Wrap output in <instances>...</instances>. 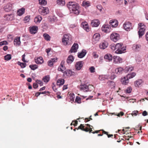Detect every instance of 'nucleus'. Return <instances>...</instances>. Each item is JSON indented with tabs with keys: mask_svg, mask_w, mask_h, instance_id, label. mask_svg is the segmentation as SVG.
I'll return each mask as SVG.
<instances>
[{
	"mask_svg": "<svg viewBox=\"0 0 148 148\" xmlns=\"http://www.w3.org/2000/svg\"><path fill=\"white\" fill-rule=\"evenodd\" d=\"M67 6L71 12L77 15L79 14V5L75 2L69 1L67 4Z\"/></svg>",
	"mask_w": 148,
	"mask_h": 148,
	"instance_id": "f257e3e1",
	"label": "nucleus"
},
{
	"mask_svg": "<svg viewBox=\"0 0 148 148\" xmlns=\"http://www.w3.org/2000/svg\"><path fill=\"white\" fill-rule=\"evenodd\" d=\"M72 37L70 34L64 35L62 42L64 45L70 44L71 42Z\"/></svg>",
	"mask_w": 148,
	"mask_h": 148,
	"instance_id": "f03ea898",
	"label": "nucleus"
},
{
	"mask_svg": "<svg viewBox=\"0 0 148 148\" xmlns=\"http://www.w3.org/2000/svg\"><path fill=\"white\" fill-rule=\"evenodd\" d=\"M138 28H140L138 32L139 37H141L145 33L146 29V26L143 24L140 23L138 24Z\"/></svg>",
	"mask_w": 148,
	"mask_h": 148,
	"instance_id": "7ed1b4c3",
	"label": "nucleus"
},
{
	"mask_svg": "<svg viewBox=\"0 0 148 148\" xmlns=\"http://www.w3.org/2000/svg\"><path fill=\"white\" fill-rule=\"evenodd\" d=\"M117 44L119 45V47L116 48V50L115 51V53L117 54H121L124 52L125 50V47L123 46V44L122 43H118Z\"/></svg>",
	"mask_w": 148,
	"mask_h": 148,
	"instance_id": "20e7f679",
	"label": "nucleus"
},
{
	"mask_svg": "<svg viewBox=\"0 0 148 148\" xmlns=\"http://www.w3.org/2000/svg\"><path fill=\"white\" fill-rule=\"evenodd\" d=\"M39 13L43 15H45L49 13V10L47 8L40 7L38 10Z\"/></svg>",
	"mask_w": 148,
	"mask_h": 148,
	"instance_id": "39448f33",
	"label": "nucleus"
},
{
	"mask_svg": "<svg viewBox=\"0 0 148 148\" xmlns=\"http://www.w3.org/2000/svg\"><path fill=\"white\" fill-rule=\"evenodd\" d=\"M110 38L111 40L115 42L120 39V35L117 33L113 32L111 34Z\"/></svg>",
	"mask_w": 148,
	"mask_h": 148,
	"instance_id": "423d86ee",
	"label": "nucleus"
},
{
	"mask_svg": "<svg viewBox=\"0 0 148 148\" xmlns=\"http://www.w3.org/2000/svg\"><path fill=\"white\" fill-rule=\"evenodd\" d=\"M77 129H80L81 130L86 132H89V133H91L92 131V128L87 127H85L83 124H81L78 127Z\"/></svg>",
	"mask_w": 148,
	"mask_h": 148,
	"instance_id": "0eeeda50",
	"label": "nucleus"
},
{
	"mask_svg": "<svg viewBox=\"0 0 148 148\" xmlns=\"http://www.w3.org/2000/svg\"><path fill=\"white\" fill-rule=\"evenodd\" d=\"M132 23L130 22L127 21L125 22L123 25L124 29L127 31H130L133 29Z\"/></svg>",
	"mask_w": 148,
	"mask_h": 148,
	"instance_id": "6e6552de",
	"label": "nucleus"
},
{
	"mask_svg": "<svg viewBox=\"0 0 148 148\" xmlns=\"http://www.w3.org/2000/svg\"><path fill=\"white\" fill-rule=\"evenodd\" d=\"M84 62L83 61H79L76 62L75 64V68L76 70H80L83 66Z\"/></svg>",
	"mask_w": 148,
	"mask_h": 148,
	"instance_id": "1a4fd4ad",
	"label": "nucleus"
},
{
	"mask_svg": "<svg viewBox=\"0 0 148 148\" xmlns=\"http://www.w3.org/2000/svg\"><path fill=\"white\" fill-rule=\"evenodd\" d=\"M108 44L107 42L103 41L100 43L99 47L101 49H104L108 47Z\"/></svg>",
	"mask_w": 148,
	"mask_h": 148,
	"instance_id": "9d476101",
	"label": "nucleus"
},
{
	"mask_svg": "<svg viewBox=\"0 0 148 148\" xmlns=\"http://www.w3.org/2000/svg\"><path fill=\"white\" fill-rule=\"evenodd\" d=\"M78 48V44L77 43H74L71 47L69 52L71 53L76 52L77 51Z\"/></svg>",
	"mask_w": 148,
	"mask_h": 148,
	"instance_id": "9b49d317",
	"label": "nucleus"
},
{
	"mask_svg": "<svg viewBox=\"0 0 148 148\" xmlns=\"http://www.w3.org/2000/svg\"><path fill=\"white\" fill-rule=\"evenodd\" d=\"M102 31L104 32L109 33L110 32V28L108 25H104L101 27Z\"/></svg>",
	"mask_w": 148,
	"mask_h": 148,
	"instance_id": "f8f14e48",
	"label": "nucleus"
},
{
	"mask_svg": "<svg viewBox=\"0 0 148 148\" xmlns=\"http://www.w3.org/2000/svg\"><path fill=\"white\" fill-rule=\"evenodd\" d=\"M113 62L115 64L121 63L122 62V58L119 56H114L113 57Z\"/></svg>",
	"mask_w": 148,
	"mask_h": 148,
	"instance_id": "ddd939ff",
	"label": "nucleus"
},
{
	"mask_svg": "<svg viewBox=\"0 0 148 148\" xmlns=\"http://www.w3.org/2000/svg\"><path fill=\"white\" fill-rule=\"evenodd\" d=\"M30 33L32 34H36L38 30V27L36 26H33L29 27Z\"/></svg>",
	"mask_w": 148,
	"mask_h": 148,
	"instance_id": "4468645a",
	"label": "nucleus"
},
{
	"mask_svg": "<svg viewBox=\"0 0 148 148\" xmlns=\"http://www.w3.org/2000/svg\"><path fill=\"white\" fill-rule=\"evenodd\" d=\"M100 22L98 19H94L91 21L90 24L92 27H97L100 24Z\"/></svg>",
	"mask_w": 148,
	"mask_h": 148,
	"instance_id": "2eb2a0df",
	"label": "nucleus"
},
{
	"mask_svg": "<svg viewBox=\"0 0 148 148\" xmlns=\"http://www.w3.org/2000/svg\"><path fill=\"white\" fill-rule=\"evenodd\" d=\"M12 8V5L10 3H7L4 7V10L7 12H8L11 11Z\"/></svg>",
	"mask_w": 148,
	"mask_h": 148,
	"instance_id": "dca6fc26",
	"label": "nucleus"
},
{
	"mask_svg": "<svg viewBox=\"0 0 148 148\" xmlns=\"http://www.w3.org/2000/svg\"><path fill=\"white\" fill-rule=\"evenodd\" d=\"M79 88L81 90H82L84 92L89 91L88 86L85 84L80 85Z\"/></svg>",
	"mask_w": 148,
	"mask_h": 148,
	"instance_id": "f3484780",
	"label": "nucleus"
},
{
	"mask_svg": "<svg viewBox=\"0 0 148 148\" xmlns=\"http://www.w3.org/2000/svg\"><path fill=\"white\" fill-rule=\"evenodd\" d=\"M100 34L98 33H96L93 36V41H96V42L100 40Z\"/></svg>",
	"mask_w": 148,
	"mask_h": 148,
	"instance_id": "a211bd4d",
	"label": "nucleus"
},
{
	"mask_svg": "<svg viewBox=\"0 0 148 148\" xmlns=\"http://www.w3.org/2000/svg\"><path fill=\"white\" fill-rule=\"evenodd\" d=\"M141 45L139 44H135L133 45L132 48L135 51H139L141 49Z\"/></svg>",
	"mask_w": 148,
	"mask_h": 148,
	"instance_id": "6ab92c4d",
	"label": "nucleus"
},
{
	"mask_svg": "<svg viewBox=\"0 0 148 148\" xmlns=\"http://www.w3.org/2000/svg\"><path fill=\"white\" fill-rule=\"evenodd\" d=\"M121 82L123 84L126 85L129 83V79L126 76L124 77L123 78H121Z\"/></svg>",
	"mask_w": 148,
	"mask_h": 148,
	"instance_id": "aec40b11",
	"label": "nucleus"
},
{
	"mask_svg": "<svg viewBox=\"0 0 148 148\" xmlns=\"http://www.w3.org/2000/svg\"><path fill=\"white\" fill-rule=\"evenodd\" d=\"M20 37H16L14 39V44L16 46L18 45L19 46L21 44V41L20 40Z\"/></svg>",
	"mask_w": 148,
	"mask_h": 148,
	"instance_id": "412c9836",
	"label": "nucleus"
},
{
	"mask_svg": "<svg viewBox=\"0 0 148 148\" xmlns=\"http://www.w3.org/2000/svg\"><path fill=\"white\" fill-rule=\"evenodd\" d=\"M112 57L111 55L108 54L106 55L104 57V59L107 62H110L112 60Z\"/></svg>",
	"mask_w": 148,
	"mask_h": 148,
	"instance_id": "4be33fe9",
	"label": "nucleus"
},
{
	"mask_svg": "<svg viewBox=\"0 0 148 148\" xmlns=\"http://www.w3.org/2000/svg\"><path fill=\"white\" fill-rule=\"evenodd\" d=\"M86 53V51L84 49H83L82 51L78 53V57L80 58H83Z\"/></svg>",
	"mask_w": 148,
	"mask_h": 148,
	"instance_id": "5701e85b",
	"label": "nucleus"
},
{
	"mask_svg": "<svg viewBox=\"0 0 148 148\" xmlns=\"http://www.w3.org/2000/svg\"><path fill=\"white\" fill-rule=\"evenodd\" d=\"M74 58L72 55L69 56L66 60V62L68 64H71L73 62L74 60Z\"/></svg>",
	"mask_w": 148,
	"mask_h": 148,
	"instance_id": "b1692460",
	"label": "nucleus"
},
{
	"mask_svg": "<svg viewBox=\"0 0 148 148\" xmlns=\"http://www.w3.org/2000/svg\"><path fill=\"white\" fill-rule=\"evenodd\" d=\"M109 23L112 27H116L118 26V21L115 20H111L110 21Z\"/></svg>",
	"mask_w": 148,
	"mask_h": 148,
	"instance_id": "393cba45",
	"label": "nucleus"
},
{
	"mask_svg": "<svg viewBox=\"0 0 148 148\" xmlns=\"http://www.w3.org/2000/svg\"><path fill=\"white\" fill-rule=\"evenodd\" d=\"M57 60V58H51L48 62V65L49 66H51L53 65V63L56 62Z\"/></svg>",
	"mask_w": 148,
	"mask_h": 148,
	"instance_id": "a878e982",
	"label": "nucleus"
},
{
	"mask_svg": "<svg viewBox=\"0 0 148 148\" xmlns=\"http://www.w3.org/2000/svg\"><path fill=\"white\" fill-rule=\"evenodd\" d=\"M35 60L37 64H41L43 62V60L42 57H39L36 59H35Z\"/></svg>",
	"mask_w": 148,
	"mask_h": 148,
	"instance_id": "bb28decb",
	"label": "nucleus"
},
{
	"mask_svg": "<svg viewBox=\"0 0 148 148\" xmlns=\"http://www.w3.org/2000/svg\"><path fill=\"white\" fill-rule=\"evenodd\" d=\"M64 83V80L63 79H59L57 82V85L59 86L62 85Z\"/></svg>",
	"mask_w": 148,
	"mask_h": 148,
	"instance_id": "cd10ccee",
	"label": "nucleus"
},
{
	"mask_svg": "<svg viewBox=\"0 0 148 148\" xmlns=\"http://www.w3.org/2000/svg\"><path fill=\"white\" fill-rule=\"evenodd\" d=\"M82 25H83L84 29L87 32H88L90 31L88 28V23L86 22H85L82 23Z\"/></svg>",
	"mask_w": 148,
	"mask_h": 148,
	"instance_id": "c85d7f7f",
	"label": "nucleus"
},
{
	"mask_svg": "<svg viewBox=\"0 0 148 148\" xmlns=\"http://www.w3.org/2000/svg\"><path fill=\"white\" fill-rule=\"evenodd\" d=\"M143 82L142 80L141 79H138L134 82V86L136 87H139Z\"/></svg>",
	"mask_w": 148,
	"mask_h": 148,
	"instance_id": "c756f323",
	"label": "nucleus"
},
{
	"mask_svg": "<svg viewBox=\"0 0 148 148\" xmlns=\"http://www.w3.org/2000/svg\"><path fill=\"white\" fill-rule=\"evenodd\" d=\"M42 20V18L41 16L38 15L34 18V22L36 23H39Z\"/></svg>",
	"mask_w": 148,
	"mask_h": 148,
	"instance_id": "7c9ffc66",
	"label": "nucleus"
},
{
	"mask_svg": "<svg viewBox=\"0 0 148 148\" xmlns=\"http://www.w3.org/2000/svg\"><path fill=\"white\" fill-rule=\"evenodd\" d=\"M25 9L24 8H22L20 9H19L17 11V14L19 16H21L22 14H23L25 12Z\"/></svg>",
	"mask_w": 148,
	"mask_h": 148,
	"instance_id": "2f4dec72",
	"label": "nucleus"
},
{
	"mask_svg": "<svg viewBox=\"0 0 148 148\" xmlns=\"http://www.w3.org/2000/svg\"><path fill=\"white\" fill-rule=\"evenodd\" d=\"M58 71H61L64 73H65V72H66V70L65 66H60L58 67Z\"/></svg>",
	"mask_w": 148,
	"mask_h": 148,
	"instance_id": "473e14b6",
	"label": "nucleus"
},
{
	"mask_svg": "<svg viewBox=\"0 0 148 148\" xmlns=\"http://www.w3.org/2000/svg\"><path fill=\"white\" fill-rule=\"evenodd\" d=\"M124 70L123 68L119 67L116 69L115 71L116 73L119 74L122 73Z\"/></svg>",
	"mask_w": 148,
	"mask_h": 148,
	"instance_id": "72a5a7b5",
	"label": "nucleus"
},
{
	"mask_svg": "<svg viewBox=\"0 0 148 148\" xmlns=\"http://www.w3.org/2000/svg\"><path fill=\"white\" fill-rule=\"evenodd\" d=\"M82 5L85 7H88L90 5V2L88 1H84L82 2Z\"/></svg>",
	"mask_w": 148,
	"mask_h": 148,
	"instance_id": "f704fd0d",
	"label": "nucleus"
},
{
	"mask_svg": "<svg viewBox=\"0 0 148 148\" xmlns=\"http://www.w3.org/2000/svg\"><path fill=\"white\" fill-rule=\"evenodd\" d=\"M119 45L117 44L115 45L114 44H112L110 46V48L113 51L116 50V48L119 47Z\"/></svg>",
	"mask_w": 148,
	"mask_h": 148,
	"instance_id": "c9c22d12",
	"label": "nucleus"
},
{
	"mask_svg": "<svg viewBox=\"0 0 148 148\" xmlns=\"http://www.w3.org/2000/svg\"><path fill=\"white\" fill-rule=\"evenodd\" d=\"M136 75L135 73L133 72L130 74H128L126 76L128 79L133 78Z\"/></svg>",
	"mask_w": 148,
	"mask_h": 148,
	"instance_id": "e433bc0d",
	"label": "nucleus"
},
{
	"mask_svg": "<svg viewBox=\"0 0 148 148\" xmlns=\"http://www.w3.org/2000/svg\"><path fill=\"white\" fill-rule=\"evenodd\" d=\"M57 3L60 6H63L65 3V0H57Z\"/></svg>",
	"mask_w": 148,
	"mask_h": 148,
	"instance_id": "4c0bfd02",
	"label": "nucleus"
},
{
	"mask_svg": "<svg viewBox=\"0 0 148 148\" xmlns=\"http://www.w3.org/2000/svg\"><path fill=\"white\" fill-rule=\"evenodd\" d=\"M107 84L111 88H114L115 87V83L114 82L109 81L107 82Z\"/></svg>",
	"mask_w": 148,
	"mask_h": 148,
	"instance_id": "58836bf2",
	"label": "nucleus"
},
{
	"mask_svg": "<svg viewBox=\"0 0 148 148\" xmlns=\"http://www.w3.org/2000/svg\"><path fill=\"white\" fill-rule=\"evenodd\" d=\"M133 70V68L131 66H127L125 67V69H124V71L125 72H127L128 71H131Z\"/></svg>",
	"mask_w": 148,
	"mask_h": 148,
	"instance_id": "ea45409f",
	"label": "nucleus"
},
{
	"mask_svg": "<svg viewBox=\"0 0 148 148\" xmlns=\"http://www.w3.org/2000/svg\"><path fill=\"white\" fill-rule=\"evenodd\" d=\"M50 77L49 75H47L44 77L42 80L44 82L47 83L49 81Z\"/></svg>",
	"mask_w": 148,
	"mask_h": 148,
	"instance_id": "a19ab883",
	"label": "nucleus"
},
{
	"mask_svg": "<svg viewBox=\"0 0 148 148\" xmlns=\"http://www.w3.org/2000/svg\"><path fill=\"white\" fill-rule=\"evenodd\" d=\"M43 36L45 40L47 41H49L50 40L51 37L48 34H43Z\"/></svg>",
	"mask_w": 148,
	"mask_h": 148,
	"instance_id": "79ce46f5",
	"label": "nucleus"
},
{
	"mask_svg": "<svg viewBox=\"0 0 148 148\" xmlns=\"http://www.w3.org/2000/svg\"><path fill=\"white\" fill-rule=\"evenodd\" d=\"M64 73L66 75L69 76H70L72 75V71L70 70H66Z\"/></svg>",
	"mask_w": 148,
	"mask_h": 148,
	"instance_id": "37998d69",
	"label": "nucleus"
},
{
	"mask_svg": "<svg viewBox=\"0 0 148 148\" xmlns=\"http://www.w3.org/2000/svg\"><path fill=\"white\" fill-rule=\"evenodd\" d=\"M17 64L18 65H20L21 68H24L26 66V64L25 63L21 62L19 61L17 62Z\"/></svg>",
	"mask_w": 148,
	"mask_h": 148,
	"instance_id": "c03bdc74",
	"label": "nucleus"
},
{
	"mask_svg": "<svg viewBox=\"0 0 148 148\" xmlns=\"http://www.w3.org/2000/svg\"><path fill=\"white\" fill-rule=\"evenodd\" d=\"M5 60L7 61L9 60L11 58V56L10 54H8L5 56Z\"/></svg>",
	"mask_w": 148,
	"mask_h": 148,
	"instance_id": "a18cd8bd",
	"label": "nucleus"
},
{
	"mask_svg": "<svg viewBox=\"0 0 148 148\" xmlns=\"http://www.w3.org/2000/svg\"><path fill=\"white\" fill-rule=\"evenodd\" d=\"M99 79L101 81H104L107 79L106 76L104 75H100L99 77Z\"/></svg>",
	"mask_w": 148,
	"mask_h": 148,
	"instance_id": "49530a36",
	"label": "nucleus"
},
{
	"mask_svg": "<svg viewBox=\"0 0 148 148\" xmlns=\"http://www.w3.org/2000/svg\"><path fill=\"white\" fill-rule=\"evenodd\" d=\"M29 67L32 70H34L38 68V66L36 64H34L30 65Z\"/></svg>",
	"mask_w": 148,
	"mask_h": 148,
	"instance_id": "de8ad7c7",
	"label": "nucleus"
},
{
	"mask_svg": "<svg viewBox=\"0 0 148 148\" xmlns=\"http://www.w3.org/2000/svg\"><path fill=\"white\" fill-rule=\"evenodd\" d=\"M39 3L42 5H45L47 4L45 0H39Z\"/></svg>",
	"mask_w": 148,
	"mask_h": 148,
	"instance_id": "09e8293b",
	"label": "nucleus"
},
{
	"mask_svg": "<svg viewBox=\"0 0 148 148\" xmlns=\"http://www.w3.org/2000/svg\"><path fill=\"white\" fill-rule=\"evenodd\" d=\"M89 70L90 73H93L95 71V69L94 66H92L89 68Z\"/></svg>",
	"mask_w": 148,
	"mask_h": 148,
	"instance_id": "8fccbe9b",
	"label": "nucleus"
},
{
	"mask_svg": "<svg viewBox=\"0 0 148 148\" xmlns=\"http://www.w3.org/2000/svg\"><path fill=\"white\" fill-rule=\"evenodd\" d=\"M132 90V88L130 86H129L127 87L126 89V93H131Z\"/></svg>",
	"mask_w": 148,
	"mask_h": 148,
	"instance_id": "3c124183",
	"label": "nucleus"
},
{
	"mask_svg": "<svg viewBox=\"0 0 148 148\" xmlns=\"http://www.w3.org/2000/svg\"><path fill=\"white\" fill-rule=\"evenodd\" d=\"M12 14H7L5 15L4 16V17H6L7 18V19L8 20H11L12 19L10 18V17L12 16Z\"/></svg>",
	"mask_w": 148,
	"mask_h": 148,
	"instance_id": "603ef678",
	"label": "nucleus"
},
{
	"mask_svg": "<svg viewBox=\"0 0 148 148\" xmlns=\"http://www.w3.org/2000/svg\"><path fill=\"white\" fill-rule=\"evenodd\" d=\"M81 99L79 97H77L76 98L75 101L76 102L79 103H81Z\"/></svg>",
	"mask_w": 148,
	"mask_h": 148,
	"instance_id": "864d4df0",
	"label": "nucleus"
},
{
	"mask_svg": "<svg viewBox=\"0 0 148 148\" xmlns=\"http://www.w3.org/2000/svg\"><path fill=\"white\" fill-rule=\"evenodd\" d=\"M78 123V121L77 120H75V121H73L71 123V125H74L75 126H76Z\"/></svg>",
	"mask_w": 148,
	"mask_h": 148,
	"instance_id": "5fc2aeb1",
	"label": "nucleus"
},
{
	"mask_svg": "<svg viewBox=\"0 0 148 148\" xmlns=\"http://www.w3.org/2000/svg\"><path fill=\"white\" fill-rule=\"evenodd\" d=\"M8 44L7 41L4 40L0 42V46H2L4 45H6Z\"/></svg>",
	"mask_w": 148,
	"mask_h": 148,
	"instance_id": "6e6d98bb",
	"label": "nucleus"
},
{
	"mask_svg": "<svg viewBox=\"0 0 148 148\" xmlns=\"http://www.w3.org/2000/svg\"><path fill=\"white\" fill-rule=\"evenodd\" d=\"M116 3L119 5H121L123 3V0H115Z\"/></svg>",
	"mask_w": 148,
	"mask_h": 148,
	"instance_id": "4d7b16f0",
	"label": "nucleus"
},
{
	"mask_svg": "<svg viewBox=\"0 0 148 148\" xmlns=\"http://www.w3.org/2000/svg\"><path fill=\"white\" fill-rule=\"evenodd\" d=\"M36 82L38 84H39L40 86H42L43 85V83L41 80H36Z\"/></svg>",
	"mask_w": 148,
	"mask_h": 148,
	"instance_id": "13d9d810",
	"label": "nucleus"
},
{
	"mask_svg": "<svg viewBox=\"0 0 148 148\" xmlns=\"http://www.w3.org/2000/svg\"><path fill=\"white\" fill-rule=\"evenodd\" d=\"M30 20V16H26L25 17L24 19V21H25V22H29Z\"/></svg>",
	"mask_w": 148,
	"mask_h": 148,
	"instance_id": "bf43d9fd",
	"label": "nucleus"
},
{
	"mask_svg": "<svg viewBox=\"0 0 148 148\" xmlns=\"http://www.w3.org/2000/svg\"><path fill=\"white\" fill-rule=\"evenodd\" d=\"M138 111L137 110L134 111L132 112V113L131 114L132 116H136L137 115V114L138 113Z\"/></svg>",
	"mask_w": 148,
	"mask_h": 148,
	"instance_id": "052dcab7",
	"label": "nucleus"
},
{
	"mask_svg": "<svg viewBox=\"0 0 148 148\" xmlns=\"http://www.w3.org/2000/svg\"><path fill=\"white\" fill-rule=\"evenodd\" d=\"M92 55L94 58H97L98 57V55H97L96 52H93L92 53Z\"/></svg>",
	"mask_w": 148,
	"mask_h": 148,
	"instance_id": "680f3d73",
	"label": "nucleus"
},
{
	"mask_svg": "<svg viewBox=\"0 0 148 148\" xmlns=\"http://www.w3.org/2000/svg\"><path fill=\"white\" fill-rule=\"evenodd\" d=\"M38 83L36 82V83H34L33 84V87L34 88H36L38 87Z\"/></svg>",
	"mask_w": 148,
	"mask_h": 148,
	"instance_id": "e2e57ef3",
	"label": "nucleus"
},
{
	"mask_svg": "<svg viewBox=\"0 0 148 148\" xmlns=\"http://www.w3.org/2000/svg\"><path fill=\"white\" fill-rule=\"evenodd\" d=\"M91 116L89 118H86L85 119V122H87L89 121L90 120H92V119L91 118Z\"/></svg>",
	"mask_w": 148,
	"mask_h": 148,
	"instance_id": "0e129e2a",
	"label": "nucleus"
},
{
	"mask_svg": "<svg viewBox=\"0 0 148 148\" xmlns=\"http://www.w3.org/2000/svg\"><path fill=\"white\" fill-rule=\"evenodd\" d=\"M25 54H23L22 56V60L24 62H27L25 60Z\"/></svg>",
	"mask_w": 148,
	"mask_h": 148,
	"instance_id": "69168bd1",
	"label": "nucleus"
},
{
	"mask_svg": "<svg viewBox=\"0 0 148 148\" xmlns=\"http://www.w3.org/2000/svg\"><path fill=\"white\" fill-rule=\"evenodd\" d=\"M97 8L99 9L100 11L102 10V7L101 5H98L97 6Z\"/></svg>",
	"mask_w": 148,
	"mask_h": 148,
	"instance_id": "338daca9",
	"label": "nucleus"
},
{
	"mask_svg": "<svg viewBox=\"0 0 148 148\" xmlns=\"http://www.w3.org/2000/svg\"><path fill=\"white\" fill-rule=\"evenodd\" d=\"M100 131H101V130H97L95 131V132L94 131H92V132L91 133H92L93 134H95V133H99V132Z\"/></svg>",
	"mask_w": 148,
	"mask_h": 148,
	"instance_id": "774afa93",
	"label": "nucleus"
}]
</instances>
